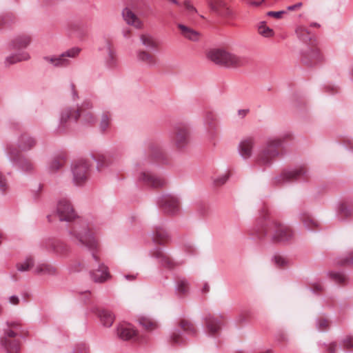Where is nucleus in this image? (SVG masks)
Returning a JSON list of instances; mask_svg holds the SVG:
<instances>
[{
  "instance_id": "nucleus-1",
  "label": "nucleus",
  "mask_w": 353,
  "mask_h": 353,
  "mask_svg": "<svg viewBox=\"0 0 353 353\" xmlns=\"http://www.w3.org/2000/svg\"><path fill=\"white\" fill-rule=\"evenodd\" d=\"M208 57L215 63L228 68H240L248 63V59L245 57L223 49L212 50L208 52Z\"/></svg>"
},
{
  "instance_id": "nucleus-2",
  "label": "nucleus",
  "mask_w": 353,
  "mask_h": 353,
  "mask_svg": "<svg viewBox=\"0 0 353 353\" xmlns=\"http://www.w3.org/2000/svg\"><path fill=\"white\" fill-rule=\"evenodd\" d=\"M281 144L282 140L281 139H269L259 152L256 162L261 165L270 163L280 154Z\"/></svg>"
},
{
  "instance_id": "nucleus-3",
  "label": "nucleus",
  "mask_w": 353,
  "mask_h": 353,
  "mask_svg": "<svg viewBox=\"0 0 353 353\" xmlns=\"http://www.w3.org/2000/svg\"><path fill=\"white\" fill-rule=\"evenodd\" d=\"M8 326L2 344L8 353H19L20 343L16 336L19 334L21 325L19 323H8Z\"/></svg>"
},
{
  "instance_id": "nucleus-4",
  "label": "nucleus",
  "mask_w": 353,
  "mask_h": 353,
  "mask_svg": "<svg viewBox=\"0 0 353 353\" xmlns=\"http://www.w3.org/2000/svg\"><path fill=\"white\" fill-rule=\"evenodd\" d=\"M79 242L91 250H96L99 246L98 240L94 236V232L90 227L75 228L72 232Z\"/></svg>"
},
{
  "instance_id": "nucleus-5",
  "label": "nucleus",
  "mask_w": 353,
  "mask_h": 353,
  "mask_svg": "<svg viewBox=\"0 0 353 353\" xmlns=\"http://www.w3.org/2000/svg\"><path fill=\"white\" fill-rule=\"evenodd\" d=\"M81 52L79 48H73L59 56H48L44 60L55 67H65L70 64L68 57L75 58Z\"/></svg>"
},
{
  "instance_id": "nucleus-6",
  "label": "nucleus",
  "mask_w": 353,
  "mask_h": 353,
  "mask_svg": "<svg viewBox=\"0 0 353 353\" xmlns=\"http://www.w3.org/2000/svg\"><path fill=\"white\" fill-rule=\"evenodd\" d=\"M190 142V132L187 127L179 126L175 128L171 139L172 147L177 150L185 148Z\"/></svg>"
},
{
  "instance_id": "nucleus-7",
  "label": "nucleus",
  "mask_w": 353,
  "mask_h": 353,
  "mask_svg": "<svg viewBox=\"0 0 353 353\" xmlns=\"http://www.w3.org/2000/svg\"><path fill=\"white\" fill-rule=\"evenodd\" d=\"M57 214L61 221H72L77 217L72 205L67 199H62L58 202Z\"/></svg>"
},
{
  "instance_id": "nucleus-8",
  "label": "nucleus",
  "mask_w": 353,
  "mask_h": 353,
  "mask_svg": "<svg viewBox=\"0 0 353 353\" xmlns=\"http://www.w3.org/2000/svg\"><path fill=\"white\" fill-rule=\"evenodd\" d=\"M90 165L85 160L77 161L72 168L74 183L81 185L84 183L88 177Z\"/></svg>"
},
{
  "instance_id": "nucleus-9",
  "label": "nucleus",
  "mask_w": 353,
  "mask_h": 353,
  "mask_svg": "<svg viewBox=\"0 0 353 353\" xmlns=\"http://www.w3.org/2000/svg\"><path fill=\"white\" fill-rule=\"evenodd\" d=\"M274 231L272 234V241L275 243H285L292 239L293 232L291 228L279 222L274 223Z\"/></svg>"
},
{
  "instance_id": "nucleus-10",
  "label": "nucleus",
  "mask_w": 353,
  "mask_h": 353,
  "mask_svg": "<svg viewBox=\"0 0 353 353\" xmlns=\"http://www.w3.org/2000/svg\"><path fill=\"white\" fill-rule=\"evenodd\" d=\"M132 4H128L121 12L123 21L130 26L136 29H142L143 28V21L135 14Z\"/></svg>"
},
{
  "instance_id": "nucleus-11",
  "label": "nucleus",
  "mask_w": 353,
  "mask_h": 353,
  "mask_svg": "<svg viewBox=\"0 0 353 353\" xmlns=\"http://www.w3.org/2000/svg\"><path fill=\"white\" fill-rule=\"evenodd\" d=\"M118 337L123 341H135L138 338V332L132 325L126 323H121L117 328Z\"/></svg>"
},
{
  "instance_id": "nucleus-12",
  "label": "nucleus",
  "mask_w": 353,
  "mask_h": 353,
  "mask_svg": "<svg viewBox=\"0 0 353 353\" xmlns=\"http://www.w3.org/2000/svg\"><path fill=\"white\" fill-rule=\"evenodd\" d=\"M302 59L305 64H316L323 60V56L319 48L312 45L303 52Z\"/></svg>"
},
{
  "instance_id": "nucleus-13",
  "label": "nucleus",
  "mask_w": 353,
  "mask_h": 353,
  "mask_svg": "<svg viewBox=\"0 0 353 353\" xmlns=\"http://www.w3.org/2000/svg\"><path fill=\"white\" fill-rule=\"evenodd\" d=\"M307 171L305 167L301 166L295 170L286 171L282 173V174L276 179V183H279L283 181L291 182L299 179L305 177Z\"/></svg>"
},
{
  "instance_id": "nucleus-14",
  "label": "nucleus",
  "mask_w": 353,
  "mask_h": 353,
  "mask_svg": "<svg viewBox=\"0 0 353 353\" xmlns=\"http://www.w3.org/2000/svg\"><path fill=\"white\" fill-rule=\"evenodd\" d=\"M139 180L143 184L153 188H161L164 186L166 183L164 179L148 172H141Z\"/></svg>"
},
{
  "instance_id": "nucleus-15",
  "label": "nucleus",
  "mask_w": 353,
  "mask_h": 353,
  "mask_svg": "<svg viewBox=\"0 0 353 353\" xmlns=\"http://www.w3.org/2000/svg\"><path fill=\"white\" fill-rule=\"evenodd\" d=\"M210 8L223 17H230L232 11L225 2L222 0H207Z\"/></svg>"
},
{
  "instance_id": "nucleus-16",
  "label": "nucleus",
  "mask_w": 353,
  "mask_h": 353,
  "mask_svg": "<svg viewBox=\"0 0 353 353\" xmlns=\"http://www.w3.org/2000/svg\"><path fill=\"white\" fill-rule=\"evenodd\" d=\"M160 206L168 213H174L179 209V203L174 196L165 195L161 198Z\"/></svg>"
},
{
  "instance_id": "nucleus-17",
  "label": "nucleus",
  "mask_w": 353,
  "mask_h": 353,
  "mask_svg": "<svg viewBox=\"0 0 353 353\" xmlns=\"http://www.w3.org/2000/svg\"><path fill=\"white\" fill-rule=\"evenodd\" d=\"M137 60L149 68L154 67L158 63V58L153 53L146 50H139L137 52Z\"/></svg>"
},
{
  "instance_id": "nucleus-18",
  "label": "nucleus",
  "mask_w": 353,
  "mask_h": 353,
  "mask_svg": "<svg viewBox=\"0 0 353 353\" xmlns=\"http://www.w3.org/2000/svg\"><path fill=\"white\" fill-rule=\"evenodd\" d=\"M254 145V139L252 137H247L243 139L239 146L241 156L245 159H249L252 154V149Z\"/></svg>"
},
{
  "instance_id": "nucleus-19",
  "label": "nucleus",
  "mask_w": 353,
  "mask_h": 353,
  "mask_svg": "<svg viewBox=\"0 0 353 353\" xmlns=\"http://www.w3.org/2000/svg\"><path fill=\"white\" fill-rule=\"evenodd\" d=\"M91 276L97 283H103L111 278L108 268L103 264L100 265L97 270L91 272Z\"/></svg>"
},
{
  "instance_id": "nucleus-20",
  "label": "nucleus",
  "mask_w": 353,
  "mask_h": 353,
  "mask_svg": "<svg viewBox=\"0 0 353 353\" xmlns=\"http://www.w3.org/2000/svg\"><path fill=\"white\" fill-rule=\"evenodd\" d=\"M206 327L208 332L214 335L217 334L222 325L221 317H215L213 316H208L205 319Z\"/></svg>"
},
{
  "instance_id": "nucleus-21",
  "label": "nucleus",
  "mask_w": 353,
  "mask_h": 353,
  "mask_svg": "<svg viewBox=\"0 0 353 353\" xmlns=\"http://www.w3.org/2000/svg\"><path fill=\"white\" fill-rule=\"evenodd\" d=\"M140 41L143 46L154 50L160 49L159 41L152 34L149 33H143L139 36Z\"/></svg>"
},
{
  "instance_id": "nucleus-22",
  "label": "nucleus",
  "mask_w": 353,
  "mask_h": 353,
  "mask_svg": "<svg viewBox=\"0 0 353 353\" xmlns=\"http://www.w3.org/2000/svg\"><path fill=\"white\" fill-rule=\"evenodd\" d=\"M152 255L154 257L159 259L163 265L167 268L172 269L176 266V263L173 261V259L160 248L155 250L152 252Z\"/></svg>"
},
{
  "instance_id": "nucleus-23",
  "label": "nucleus",
  "mask_w": 353,
  "mask_h": 353,
  "mask_svg": "<svg viewBox=\"0 0 353 353\" xmlns=\"http://www.w3.org/2000/svg\"><path fill=\"white\" fill-rule=\"evenodd\" d=\"M179 30H180L181 34L185 39L192 41H197L201 38L200 33L183 24L179 23L177 25Z\"/></svg>"
},
{
  "instance_id": "nucleus-24",
  "label": "nucleus",
  "mask_w": 353,
  "mask_h": 353,
  "mask_svg": "<svg viewBox=\"0 0 353 353\" xmlns=\"http://www.w3.org/2000/svg\"><path fill=\"white\" fill-rule=\"evenodd\" d=\"M152 239L154 242L159 245H166L170 241L169 234L161 227H157L155 228Z\"/></svg>"
},
{
  "instance_id": "nucleus-25",
  "label": "nucleus",
  "mask_w": 353,
  "mask_h": 353,
  "mask_svg": "<svg viewBox=\"0 0 353 353\" xmlns=\"http://www.w3.org/2000/svg\"><path fill=\"white\" fill-rule=\"evenodd\" d=\"M90 105L89 103L85 104L80 109L78 110V112L75 116V121L78 119L79 117H82L83 119L89 123H92L95 121L93 113L89 110Z\"/></svg>"
},
{
  "instance_id": "nucleus-26",
  "label": "nucleus",
  "mask_w": 353,
  "mask_h": 353,
  "mask_svg": "<svg viewBox=\"0 0 353 353\" xmlns=\"http://www.w3.org/2000/svg\"><path fill=\"white\" fill-rule=\"evenodd\" d=\"M32 41V38L28 34H21L12 40V46L14 49H23L27 48Z\"/></svg>"
},
{
  "instance_id": "nucleus-27",
  "label": "nucleus",
  "mask_w": 353,
  "mask_h": 353,
  "mask_svg": "<svg viewBox=\"0 0 353 353\" xmlns=\"http://www.w3.org/2000/svg\"><path fill=\"white\" fill-rule=\"evenodd\" d=\"M57 272V268L50 263L38 264L35 268V273L41 275H54Z\"/></svg>"
},
{
  "instance_id": "nucleus-28",
  "label": "nucleus",
  "mask_w": 353,
  "mask_h": 353,
  "mask_svg": "<svg viewBox=\"0 0 353 353\" xmlns=\"http://www.w3.org/2000/svg\"><path fill=\"white\" fill-rule=\"evenodd\" d=\"M98 315L101 323L106 327H110L114 321V316L108 310H101L99 311Z\"/></svg>"
},
{
  "instance_id": "nucleus-29",
  "label": "nucleus",
  "mask_w": 353,
  "mask_h": 353,
  "mask_svg": "<svg viewBox=\"0 0 353 353\" xmlns=\"http://www.w3.org/2000/svg\"><path fill=\"white\" fill-rule=\"evenodd\" d=\"M107 51L108 57L106 58V64L108 67L113 68L117 65V57L115 50L109 41L107 43Z\"/></svg>"
},
{
  "instance_id": "nucleus-30",
  "label": "nucleus",
  "mask_w": 353,
  "mask_h": 353,
  "mask_svg": "<svg viewBox=\"0 0 353 353\" xmlns=\"http://www.w3.org/2000/svg\"><path fill=\"white\" fill-rule=\"evenodd\" d=\"M94 159L97 161V168L101 170L112 163V158L110 155L97 154Z\"/></svg>"
},
{
  "instance_id": "nucleus-31",
  "label": "nucleus",
  "mask_w": 353,
  "mask_h": 353,
  "mask_svg": "<svg viewBox=\"0 0 353 353\" xmlns=\"http://www.w3.org/2000/svg\"><path fill=\"white\" fill-rule=\"evenodd\" d=\"M78 110H72L70 109H65L63 110L61 114V128H64L68 121H69L70 119H74L75 121V116Z\"/></svg>"
},
{
  "instance_id": "nucleus-32",
  "label": "nucleus",
  "mask_w": 353,
  "mask_h": 353,
  "mask_svg": "<svg viewBox=\"0 0 353 353\" xmlns=\"http://www.w3.org/2000/svg\"><path fill=\"white\" fill-rule=\"evenodd\" d=\"M35 145L36 141L33 137L28 134H23L21 136L19 145L21 150H30Z\"/></svg>"
},
{
  "instance_id": "nucleus-33",
  "label": "nucleus",
  "mask_w": 353,
  "mask_h": 353,
  "mask_svg": "<svg viewBox=\"0 0 353 353\" xmlns=\"http://www.w3.org/2000/svg\"><path fill=\"white\" fill-rule=\"evenodd\" d=\"M34 264V259L32 256H28L23 262L17 264V269L20 272L28 271L33 267Z\"/></svg>"
},
{
  "instance_id": "nucleus-34",
  "label": "nucleus",
  "mask_w": 353,
  "mask_h": 353,
  "mask_svg": "<svg viewBox=\"0 0 353 353\" xmlns=\"http://www.w3.org/2000/svg\"><path fill=\"white\" fill-rule=\"evenodd\" d=\"M140 323L147 330H153L157 327V324L152 319L143 316L139 319Z\"/></svg>"
},
{
  "instance_id": "nucleus-35",
  "label": "nucleus",
  "mask_w": 353,
  "mask_h": 353,
  "mask_svg": "<svg viewBox=\"0 0 353 353\" xmlns=\"http://www.w3.org/2000/svg\"><path fill=\"white\" fill-rule=\"evenodd\" d=\"M30 59V55L27 52H22L21 54L8 57L6 59V62L9 64H13L21 61H26Z\"/></svg>"
},
{
  "instance_id": "nucleus-36",
  "label": "nucleus",
  "mask_w": 353,
  "mask_h": 353,
  "mask_svg": "<svg viewBox=\"0 0 353 353\" xmlns=\"http://www.w3.org/2000/svg\"><path fill=\"white\" fill-rule=\"evenodd\" d=\"M189 290V283L184 279H180L177 281V292L180 296H185Z\"/></svg>"
},
{
  "instance_id": "nucleus-37",
  "label": "nucleus",
  "mask_w": 353,
  "mask_h": 353,
  "mask_svg": "<svg viewBox=\"0 0 353 353\" xmlns=\"http://www.w3.org/2000/svg\"><path fill=\"white\" fill-rule=\"evenodd\" d=\"M179 326L185 332L194 334L196 333V328L193 323L189 320L181 319L179 322Z\"/></svg>"
},
{
  "instance_id": "nucleus-38",
  "label": "nucleus",
  "mask_w": 353,
  "mask_h": 353,
  "mask_svg": "<svg viewBox=\"0 0 353 353\" xmlns=\"http://www.w3.org/2000/svg\"><path fill=\"white\" fill-rule=\"evenodd\" d=\"M259 33L265 37H272L274 35L272 29L266 26L265 22H261L258 28Z\"/></svg>"
},
{
  "instance_id": "nucleus-39",
  "label": "nucleus",
  "mask_w": 353,
  "mask_h": 353,
  "mask_svg": "<svg viewBox=\"0 0 353 353\" xmlns=\"http://www.w3.org/2000/svg\"><path fill=\"white\" fill-rule=\"evenodd\" d=\"M110 125V116L108 113L102 115L100 121V129L102 132H105Z\"/></svg>"
},
{
  "instance_id": "nucleus-40",
  "label": "nucleus",
  "mask_w": 353,
  "mask_h": 353,
  "mask_svg": "<svg viewBox=\"0 0 353 353\" xmlns=\"http://www.w3.org/2000/svg\"><path fill=\"white\" fill-rule=\"evenodd\" d=\"M275 264L280 268H285L289 264L288 259L281 255H275L274 256Z\"/></svg>"
},
{
  "instance_id": "nucleus-41",
  "label": "nucleus",
  "mask_w": 353,
  "mask_h": 353,
  "mask_svg": "<svg viewBox=\"0 0 353 353\" xmlns=\"http://www.w3.org/2000/svg\"><path fill=\"white\" fill-rule=\"evenodd\" d=\"M64 164V159L63 158H57L52 161L50 168L52 171H56L61 168Z\"/></svg>"
},
{
  "instance_id": "nucleus-42",
  "label": "nucleus",
  "mask_w": 353,
  "mask_h": 353,
  "mask_svg": "<svg viewBox=\"0 0 353 353\" xmlns=\"http://www.w3.org/2000/svg\"><path fill=\"white\" fill-rule=\"evenodd\" d=\"M343 347L345 350H353V336H347L343 340Z\"/></svg>"
},
{
  "instance_id": "nucleus-43",
  "label": "nucleus",
  "mask_w": 353,
  "mask_h": 353,
  "mask_svg": "<svg viewBox=\"0 0 353 353\" xmlns=\"http://www.w3.org/2000/svg\"><path fill=\"white\" fill-rule=\"evenodd\" d=\"M330 275L333 280L338 283L343 284L347 281V277L344 274L340 273H332Z\"/></svg>"
},
{
  "instance_id": "nucleus-44",
  "label": "nucleus",
  "mask_w": 353,
  "mask_h": 353,
  "mask_svg": "<svg viewBox=\"0 0 353 353\" xmlns=\"http://www.w3.org/2000/svg\"><path fill=\"white\" fill-rule=\"evenodd\" d=\"M183 342L182 336L178 332H174L170 336V343L172 344H181Z\"/></svg>"
},
{
  "instance_id": "nucleus-45",
  "label": "nucleus",
  "mask_w": 353,
  "mask_h": 353,
  "mask_svg": "<svg viewBox=\"0 0 353 353\" xmlns=\"http://www.w3.org/2000/svg\"><path fill=\"white\" fill-rule=\"evenodd\" d=\"M341 265H353V252H350L345 258L342 259L339 261Z\"/></svg>"
},
{
  "instance_id": "nucleus-46",
  "label": "nucleus",
  "mask_w": 353,
  "mask_h": 353,
  "mask_svg": "<svg viewBox=\"0 0 353 353\" xmlns=\"http://www.w3.org/2000/svg\"><path fill=\"white\" fill-rule=\"evenodd\" d=\"M248 6L252 8H258L261 6L265 0H243Z\"/></svg>"
},
{
  "instance_id": "nucleus-47",
  "label": "nucleus",
  "mask_w": 353,
  "mask_h": 353,
  "mask_svg": "<svg viewBox=\"0 0 353 353\" xmlns=\"http://www.w3.org/2000/svg\"><path fill=\"white\" fill-rule=\"evenodd\" d=\"M71 270L73 272H79L84 268V263L81 261H76L71 264Z\"/></svg>"
},
{
  "instance_id": "nucleus-48",
  "label": "nucleus",
  "mask_w": 353,
  "mask_h": 353,
  "mask_svg": "<svg viewBox=\"0 0 353 353\" xmlns=\"http://www.w3.org/2000/svg\"><path fill=\"white\" fill-rule=\"evenodd\" d=\"M329 321L325 318H321L319 320V329L321 331L325 330L329 326Z\"/></svg>"
},
{
  "instance_id": "nucleus-49",
  "label": "nucleus",
  "mask_w": 353,
  "mask_h": 353,
  "mask_svg": "<svg viewBox=\"0 0 353 353\" xmlns=\"http://www.w3.org/2000/svg\"><path fill=\"white\" fill-rule=\"evenodd\" d=\"M305 223L309 228H313L317 226V222L310 216H307L305 219Z\"/></svg>"
},
{
  "instance_id": "nucleus-50",
  "label": "nucleus",
  "mask_w": 353,
  "mask_h": 353,
  "mask_svg": "<svg viewBox=\"0 0 353 353\" xmlns=\"http://www.w3.org/2000/svg\"><path fill=\"white\" fill-rule=\"evenodd\" d=\"M340 214L343 216H348L352 214V210L346 205H341L340 208Z\"/></svg>"
},
{
  "instance_id": "nucleus-51",
  "label": "nucleus",
  "mask_w": 353,
  "mask_h": 353,
  "mask_svg": "<svg viewBox=\"0 0 353 353\" xmlns=\"http://www.w3.org/2000/svg\"><path fill=\"white\" fill-rule=\"evenodd\" d=\"M284 13H285V11H279V12L270 11L267 13V14L269 17H272L276 19H281Z\"/></svg>"
},
{
  "instance_id": "nucleus-52",
  "label": "nucleus",
  "mask_w": 353,
  "mask_h": 353,
  "mask_svg": "<svg viewBox=\"0 0 353 353\" xmlns=\"http://www.w3.org/2000/svg\"><path fill=\"white\" fill-rule=\"evenodd\" d=\"M228 178H229V174H225V175L222 176L221 177L216 179L215 183L217 185H223L226 182V181L228 179Z\"/></svg>"
},
{
  "instance_id": "nucleus-53",
  "label": "nucleus",
  "mask_w": 353,
  "mask_h": 353,
  "mask_svg": "<svg viewBox=\"0 0 353 353\" xmlns=\"http://www.w3.org/2000/svg\"><path fill=\"white\" fill-rule=\"evenodd\" d=\"M7 188V183L6 178L0 172V189L3 191Z\"/></svg>"
},
{
  "instance_id": "nucleus-54",
  "label": "nucleus",
  "mask_w": 353,
  "mask_h": 353,
  "mask_svg": "<svg viewBox=\"0 0 353 353\" xmlns=\"http://www.w3.org/2000/svg\"><path fill=\"white\" fill-rule=\"evenodd\" d=\"M303 6V3H297L293 6H290L287 8L288 10L289 11H294V10H299Z\"/></svg>"
},
{
  "instance_id": "nucleus-55",
  "label": "nucleus",
  "mask_w": 353,
  "mask_h": 353,
  "mask_svg": "<svg viewBox=\"0 0 353 353\" xmlns=\"http://www.w3.org/2000/svg\"><path fill=\"white\" fill-rule=\"evenodd\" d=\"M306 32V29L304 27H299L296 29V33L297 34L303 39L305 40V38L303 37V34Z\"/></svg>"
},
{
  "instance_id": "nucleus-56",
  "label": "nucleus",
  "mask_w": 353,
  "mask_h": 353,
  "mask_svg": "<svg viewBox=\"0 0 353 353\" xmlns=\"http://www.w3.org/2000/svg\"><path fill=\"white\" fill-rule=\"evenodd\" d=\"M10 303L12 305H17L19 303V299L16 296H12L10 298Z\"/></svg>"
},
{
  "instance_id": "nucleus-57",
  "label": "nucleus",
  "mask_w": 353,
  "mask_h": 353,
  "mask_svg": "<svg viewBox=\"0 0 353 353\" xmlns=\"http://www.w3.org/2000/svg\"><path fill=\"white\" fill-rule=\"evenodd\" d=\"M336 348V344L334 343H332L330 344V345L328 347V351L330 353H335Z\"/></svg>"
},
{
  "instance_id": "nucleus-58",
  "label": "nucleus",
  "mask_w": 353,
  "mask_h": 353,
  "mask_svg": "<svg viewBox=\"0 0 353 353\" xmlns=\"http://www.w3.org/2000/svg\"><path fill=\"white\" fill-rule=\"evenodd\" d=\"M184 6L189 10H195L194 8L190 4L189 1H185Z\"/></svg>"
},
{
  "instance_id": "nucleus-59",
  "label": "nucleus",
  "mask_w": 353,
  "mask_h": 353,
  "mask_svg": "<svg viewBox=\"0 0 353 353\" xmlns=\"http://www.w3.org/2000/svg\"><path fill=\"white\" fill-rule=\"evenodd\" d=\"M132 35V30L130 29H127L123 32V36L125 38H129Z\"/></svg>"
},
{
  "instance_id": "nucleus-60",
  "label": "nucleus",
  "mask_w": 353,
  "mask_h": 353,
  "mask_svg": "<svg viewBox=\"0 0 353 353\" xmlns=\"http://www.w3.org/2000/svg\"><path fill=\"white\" fill-rule=\"evenodd\" d=\"M248 112V110H241L239 111V114L241 117H245Z\"/></svg>"
},
{
  "instance_id": "nucleus-61",
  "label": "nucleus",
  "mask_w": 353,
  "mask_h": 353,
  "mask_svg": "<svg viewBox=\"0 0 353 353\" xmlns=\"http://www.w3.org/2000/svg\"><path fill=\"white\" fill-rule=\"evenodd\" d=\"M321 288H322V287H321V285H318V284H316V285H314L313 286V290H314L315 292L321 291Z\"/></svg>"
},
{
  "instance_id": "nucleus-62",
  "label": "nucleus",
  "mask_w": 353,
  "mask_h": 353,
  "mask_svg": "<svg viewBox=\"0 0 353 353\" xmlns=\"http://www.w3.org/2000/svg\"><path fill=\"white\" fill-rule=\"evenodd\" d=\"M78 27H77V26L76 24L71 23V24L68 25V29L70 30H75Z\"/></svg>"
},
{
  "instance_id": "nucleus-63",
  "label": "nucleus",
  "mask_w": 353,
  "mask_h": 353,
  "mask_svg": "<svg viewBox=\"0 0 353 353\" xmlns=\"http://www.w3.org/2000/svg\"><path fill=\"white\" fill-rule=\"evenodd\" d=\"M203 291L204 292H208L209 291V286H208L207 284H205V285H204V287H203Z\"/></svg>"
},
{
  "instance_id": "nucleus-64",
  "label": "nucleus",
  "mask_w": 353,
  "mask_h": 353,
  "mask_svg": "<svg viewBox=\"0 0 353 353\" xmlns=\"http://www.w3.org/2000/svg\"><path fill=\"white\" fill-rule=\"evenodd\" d=\"M52 248H53V249H54V250L55 252H59V248H57V246H55L54 243H53L52 244Z\"/></svg>"
}]
</instances>
